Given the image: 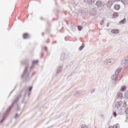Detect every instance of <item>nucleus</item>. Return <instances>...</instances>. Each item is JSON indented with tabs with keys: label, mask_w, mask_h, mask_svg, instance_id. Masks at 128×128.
I'll use <instances>...</instances> for the list:
<instances>
[{
	"label": "nucleus",
	"mask_w": 128,
	"mask_h": 128,
	"mask_svg": "<svg viewBox=\"0 0 128 128\" xmlns=\"http://www.w3.org/2000/svg\"><path fill=\"white\" fill-rule=\"evenodd\" d=\"M113 126V128H116V124H115V125H114V126Z\"/></svg>",
	"instance_id": "nucleus-43"
},
{
	"label": "nucleus",
	"mask_w": 128,
	"mask_h": 128,
	"mask_svg": "<svg viewBox=\"0 0 128 128\" xmlns=\"http://www.w3.org/2000/svg\"><path fill=\"white\" fill-rule=\"evenodd\" d=\"M73 6L76 8H78L80 6V2H78L75 1L73 4Z\"/></svg>",
	"instance_id": "nucleus-10"
},
{
	"label": "nucleus",
	"mask_w": 128,
	"mask_h": 128,
	"mask_svg": "<svg viewBox=\"0 0 128 128\" xmlns=\"http://www.w3.org/2000/svg\"><path fill=\"white\" fill-rule=\"evenodd\" d=\"M42 56H44V54H42Z\"/></svg>",
	"instance_id": "nucleus-52"
},
{
	"label": "nucleus",
	"mask_w": 128,
	"mask_h": 128,
	"mask_svg": "<svg viewBox=\"0 0 128 128\" xmlns=\"http://www.w3.org/2000/svg\"><path fill=\"white\" fill-rule=\"evenodd\" d=\"M114 0V2H118V0Z\"/></svg>",
	"instance_id": "nucleus-46"
},
{
	"label": "nucleus",
	"mask_w": 128,
	"mask_h": 128,
	"mask_svg": "<svg viewBox=\"0 0 128 128\" xmlns=\"http://www.w3.org/2000/svg\"><path fill=\"white\" fill-rule=\"evenodd\" d=\"M118 75H116V74H114L112 76V80L114 84H116L118 80Z\"/></svg>",
	"instance_id": "nucleus-8"
},
{
	"label": "nucleus",
	"mask_w": 128,
	"mask_h": 128,
	"mask_svg": "<svg viewBox=\"0 0 128 128\" xmlns=\"http://www.w3.org/2000/svg\"><path fill=\"white\" fill-rule=\"evenodd\" d=\"M18 113H16L14 116V118H18Z\"/></svg>",
	"instance_id": "nucleus-39"
},
{
	"label": "nucleus",
	"mask_w": 128,
	"mask_h": 128,
	"mask_svg": "<svg viewBox=\"0 0 128 128\" xmlns=\"http://www.w3.org/2000/svg\"><path fill=\"white\" fill-rule=\"evenodd\" d=\"M32 62V64H38V60H33Z\"/></svg>",
	"instance_id": "nucleus-24"
},
{
	"label": "nucleus",
	"mask_w": 128,
	"mask_h": 128,
	"mask_svg": "<svg viewBox=\"0 0 128 128\" xmlns=\"http://www.w3.org/2000/svg\"><path fill=\"white\" fill-rule=\"evenodd\" d=\"M82 94V92H80V91H78V92H76V94Z\"/></svg>",
	"instance_id": "nucleus-36"
},
{
	"label": "nucleus",
	"mask_w": 128,
	"mask_h": 128,
	"mask_svg": "<svg viewBox=\"0 0 128 128\" xmlns=\"http://www.w3.org/2000/svg\"><path fill=\"white\" fill-rule=\"evenodd\" d=\"M32 86H30V87L29 88V92H32Z\"/></svg>",
	"instance_id": "nucleus-35"
},
{
	"label": "nucleus",
	"mask_w": 128,
	"mask_h": 128,
	"mask_svg": "<svg viewBox=\"0 0 128 128\" xmlns=\"http://www.w3.org/2000/svg\"><path fill=\"white\" fill-rule=\"evenodd\" d=\"M126 102H124V106H126Z\"/></svg>",
	"instance_id": "nucleus-49"
},
{
	"label": "nucleus",
	"mask_w": 128,
	"mask_h": 128,
	"mask_svg": "<svg viewBox=\"0 0 128 128\" xmlns=\"http://www.w3.org/2000/svg\"><path fill=\"white\" fill-rule=\"evenodd\" d=\"M80 16H84V14H86L88 12V10L86 9H82L80 12Z\"/></svg>",
	"instance_id": "nucleus-9"
},
{
	"label": "nucleus",
	"mask_w": 128,
	"mask_h": 128,
	"mask_svg": "<svg viewBox=\"0 0 128 128\" xmlns=\"http://www.w3.org/2000/svg\"><path fill=\"white\" fill-rule=\"evenodd\" d=\"M116 126L117 128H120V124H116Z\"/></svg>",
	"instance_id": "nucleus-37"
},
{
	"label": "nucleus",
	"mask_w": 128,
	"mask_h": 128,
	"mask_svg": "<svg viewBox=\"0 0 128 128\" xmlns=\"http://www.w3.org/2000/svg\"><path fill=\"white\" fill-rule=\"evenodd\" d=\"M121 2L124 6L128 4V0H122Z\"/></svg>",
	"instance_id": "nucleus-17"
},
{
	"label": "nucleus",
	"mask_w": 128,
	"mask_h": 128,
	"mask_svg": "<svg viewBox=\"0 0 128 128\" xmlns=\"http://www.w3.org/2000/svg\"><path fill=\"white\" fill-rule=\"evenodd\" d=\"M19 100L20 99H18V98H16L14 100L12 103V105L8 107V108L6 110V112H10V110H12V107L14 106V104H16V102H18Z\"/></svg>",
	"instance_id": "nucleus-1"
},
{
	"label": "nucleus",
	"mask_w": 128,
	"mask_h": 128,
	"mask_svg": "<svg viewBox=\"0 0 128 128\" xmlns=\"http://www.w3.org/2000/svg\"><path fill=\"white\" fill-rule=\"evenodd\" d=\"M34 68V66H32L30 68V70H32V68Z\"/></svg>",
	"instance_id": "nucleus-38"
},
{
	"label": "nucleus",
	"mask_w": 128,
	"mask_h": 128,
	"mask_svg": "<svg viewBox=\"0 0 128 128\" xmlns=\"http://www.w3.org/2000/svg\"><path fill=\"white\" fill-rule=\"evenodd\" d=\"M126 86H124L121 88V91L122 92H124L126 90Z\"/></svg>",
	"instance_id": "nucleus-25"
},
{
	"label": "nucleus",
	"mask_w": 128,
	"mask_h": 128,
	"mask_svg": "<svg viewBox=\"0 0 128 128\" xmlns=\"http://www.w3.org/2000/svg\"><path fill=\"white\" fill-rule=\"evenodd\" d=\"M4 120H6V117H4V118L2 119V120L0 121V124H2V122Z\"/></svg>",
	"instance_id": "nucleus-30"
},
{
	"label": "nucleus",
	"mask_w": 128,
	"mask_h": 128,
	"mask_svg": "<svg viewBox=\"0 0 128 128\" xmlns=\"http://www.w3.org/2000/svg\"><path fill=\"white\" fill-rule=\"evenodd\" d=\"M84 46H85L84 44L82 43V45L79 48L78 50L80 51L82 50V49L84 48Z\"/></svg>",
	"instance_id": "nucleus-18"
},
{
	"label": "nucleus",
	"mask_w": 128,
	"mask_h": 128,
	"mask_svg": "<svg viewBox=\"0 0 128 128\" xmlns=\"http://www.w3.org/2000/svg\"><path fill=\"white\" fill-rule=\"evenodd\" d=\"M108 128H114L113 126H110Z\"/></svg>",
	"instance_id": "nucleus-48"
},
{
	"label": "nucleus",
	"mask_w": 128,
	"mask_h": 128,
	"mask_svg": "<svg viewBox=\"0 0 128 128\" xmlns=\"http://www.w3.org/2000/svg\"><path fill=\"white\" fill-rule=\"evenodd\" d=\"M122 70V68H118L115 72V74H116L117 76H118L121 70Z\"/></svg>",
	"instance_id": "nucleus-13"
},
{
	"label": "nucleus",
	"mask_w": 128,
	"mask_h": 128,
	"mask_svg": "<svg viewBox=\"0 0 128 128\" xmlns=\"http://www.w3.org/2000/svg\"><path fill=\"white\" fill-rule=\"evenodd\" d=\"M120 111H121V112L120 113V114H122V109H120Z\"/></svg>",
	"instance_id": "nucleus-47"
},
{
	"label": "nucleus",
	"mask_w": 128,
	"mask_h": 128,
	"mask_svg": "<svg viewBox=\"0 0 128 128\" xmlns=\"http://www.w3.org/2000/svg\"><path fill=\"white\" fill-rule=\"evenodd\" d=\"M128 63V56L124 58L122 61H121V64L124 66V64H126Z\"/></svg>",
	"instance_id": "nucleus-7"
},
{
	"label": "nucleus",
	"mask_w": 128,
	"mask_h": 128,
	"mask_svg": "<svg viewBox=\"0 0 128 128\" xmlns=\"http://www.w3.org/2000/svg\"><path fill=\"white\" fill-rule=\"evenodd\" d=\"M124 98L126 100H128V91L126 92L125 94H124Z\"/></svg>",
	"instance_id": "nucleus-21"
},
{
	"label": "nucleus",
	"mask_w": 128,
	"mask_h": 128,
	"mask_svg": "<svg viewBox=\"0 0 128 128\" xmlns=\"http://www.w3.org/2000/svg\"><path fill=\"white\" fill-rule=\"evenodd\" d=\"M26 93L25 94H24V96H26Z\"/></svg>",
	"instance_id": "nucleus-51"
},
{
	"label": "nucleus",
	"mask_w": 128,
	"mask_h": 128,
	"mask_svg": "<svg viewBox=\"0 0 128 128\" xmlns=\"http://www.w3.org/2000/svg\"><path fill=\"white\" fill-rule=\"evenodd\" d=\"M81 128H86V126L85 124H82L81 126Z\"/></svg>",
	"instance_id": "nucleus-29"
},
{
	"label": "nucleus",
	"mask_w": 128,
	"mask_h": 128,
	"mask_svg": "<svg viewBox=\"0 0 128 128\" xmlns=\"http://www.w3.org/2000/svg\"><path fill=\"white\" fill-rule=\"evenodd\" d=\"M45 50H46V52H48V48L47 47H45Z\"/></svg>",
	"instance_id": "nucleus-44"
},
{
	"label": "nucleus",
	"mask_w": 128,
	"mask_h": 128,
	"mask_svg": "<svg viewBox=\"0 0 128 128\" xmlns=\"http://www.w3.org/2000/svg\"><path fill=\"white\" fill-rule=\"evenodd\" d=\"M65 56H64V54L62 55L61 58H60V60L62 61L64 60H66Z\"/></svg>",
	"instance_id": "nucleus-22"
},
{
	"label": "nucleus",
	"mask_w": 128,
	"mask_h": 128,
	"mask_svg": "<svg viewBox=\"0 0 128 128\" xmlns=\"http://www.w3.org/2000/svg\"><path fill=\"white\" fill-rule=\"evenodd\" d=\"M71 30L74 32H76V28L74 24H73L71 26Z\"/></svg>",
	"instance_id": "nucleus-15"
},
{
	"label": "nucleus",
	"mask_w": 128,
	"mask_h": 128,
	"mask_svg": "<svg viewBox=\"0 0 128 128\" xmlns=\"http://www.w3.org/2000/svg\"><path fill=\"white\" fill-rule=\"evenodd\" d=\"M91 92L92 93V92H94V89H92L91 91Z\"/></svg>",
	"instance_id": "nucleus-41"
},
{
	"label": "nucleus",
	"mask_w": 128,
	"mask_h": 128,
	"mask_svg": "<svg viewBox=\"0 0 128 128\" xmlns=\"http://www.w3.org/2000/svg\"><path fill=\"white\" fill-rule=\"evenodd\" d=\"M126 18H124L120 22V24H126Z\"/></svg>",
	"instance_id": "nucleus-19"
},
{
	"label": "nucleus",
	"mask_w": 128,
	"mask_h": 128,
	"mask_svg": "<svg viewBox=\"0 0 128 128\" xmlns=\"http://www.w3.org/2000/svg\"><path fill=\"white\" fill-rule=\"evenodd\" d=\"M110 6H112V2H110V1H108V2L107 4H110Z\"/></svg>",
	"instance_id": "nucleus-32"
},
{
	"label": "nucleus",
	"mask_w": 128,
	"mask_h": 128,
	"mask_svg": "<svg viewBox=\"0 0 128 128\" xmlns=\"http://www.w3.org/2000/svg\"><path fill=\"white\" fill-rule=\"evenodd\" d=\"M126 122H128V116H126Z\"/></svg>",
	"instance_id": "nucleus-40"
},
{
	"label": "nucleus",
	"mask_w": 128,
	"mask_h": 128,
	"mask_svg": "<svg viewBox=\"0 0 128 128\" xmlns=\"http://www.w3.org/2000/svg\"><path fill=\"white\" fill-rule=\"evenodd\" d=\"M16 86L14 88L12 91L11 94L12 92H14V90H16Z\"/></svg>",
	"instance_id": "nucleus-45"
},
{
	"label": "nucleus",
	"mask_w": 128,
	"mask_h": 128,
	"mask_svg": "<svg viewBox=\"0 0 128 128\" xmlns=\"http://www.w3.org/2000/svg\"><path fill=\"white\" fill-rule=\"evenodd\" d=\"M114 16H118V13H114Z\"/></svg>",
	"instance_id": "nucleus-34"
},
{
	"label": "nucleus",
	"mask_w": 128,
	"mask_h": 128,
	"mask_svg": "<svg viewBox=\"0 0 128 128\" xmlns=\"http://www.w3.org/2000/svg\"><path fill=\"white\" fill-rule=\"evenodd\" d=\"M114 8L116 10H118L120 8V5L118 4H116L114 6Z\"/></svg>",
	"instance_id": "nucleus-14"
},
{
	"label": "nucleus",
	"mask_w": 128,
	"mask_h": 128,
	"mask_svg": "<svg viewBox=\"0 0 128 128\" xmlns=\"http://www.w3.org/2000/svg\"><path fill=\"white\" fill-rule=\"evenodd\" d=\"M114 60L112 58L106 59L104 62V64H108V66H110V64H114Z\"/></svg>",
	"instance_id": "nucleus-2"
},
{
	"label": "nucleus",
	"mask_w": 128,
	"mask_h": 128,
	"mask_svg": "<svg viewBox=\"0 0 128 128\" xmlns=\"http://www.w3.org/2000/svg\"><path fill=\"white\" fill-rule=\"evenodd\" d=\"M20 110V108H17V112H18Z\"/></svg>",
	"instance_id": "nucleus-42"
},
{
	"label": "nucleus",
	"mask_w": 128,
	"mask_h": 128,
	"mask_svg": "<svg viewBox=\"0 0 128 128\" xmlns=\"http://www.w3.org/2000/svg\"><path fill=\"white\" fill-rule=\"evenodd\" d=\"M40 20H44V18H42V17H41Z\"/></svg>",
	"instance_id": "nucleus-50"
},
{
	"label": "nucleus",
	"mask_w": 128,
	"mask_h": 128,
	"mask_svg": "<svg viewBox=\"0 0 128 128\" xmlns=\"http://www.w3.org/2000/svg\"><path fill=\"white\" fill-rule=\"evenodd\" d=\"M104 0H97L95 5L98 6V8H100L102 5V2H104Z\"/></svg>",
	"instance_id": "nucleus-5"
},
{
	"label": "nucleus",
	"mask_w": 128,
	"mask_h": 128,
	"mask_svg": "<svg viewBox=\"0 0 128 128\" xmlns=\"http://www.w3.org/2000/svg\"><path fill=\"white\" fill-rule=\"evenodd\" d=\"M113 115H114V118H116L117 116L116 112H113Z\"/></svg>",
	"instance_id": "nucleus-28"
},
{
	"label": "nucleus",
	"mask_w": 128,
	"mask_h": 128,
	"mask_svg": "<svg viewBox=\"0 0 128 128\" xmlns=\"http://www.w3.org/2000/svg\"><path fill=\"white\" fill-rule=\"evenodd\" d=\"M122 104V101L117 102L114 104V108H120Z\"/></svg>",
	"instance_id": "nucleus-4"
},
{
	"label": "nucleus",
	"mask_w": 128,
	"mask_h": 128,
	"mask_svg": "<svg viewBox=\"0 0 128 128\" xmlns=\"http://www.w3.org/2000/svg\"><path fill=\"white\" fill-rule=\"evenodd\" d=\"M62 66H60L57 69L56 76H58L60 74H62Z\"/></svg>",
	"instance_id": "nucleus-6"
},
{
	"label": "nucleus",
	"mask_w": 128,
	"mask_h": 128,
	"mask_svg": "<svg viewBox=\"0 0 128 128\" xmlns=\"http://www.w3.org/2000/svg\"><path fill=\"white\" fill-rule=\"evenodd\" d=\"M22 94H20L16 97L17 98H18V100H20V98H22Z\"/></svg>",
	"instance_id": "nucleus-26"
},
{
	"label": "nucleus",
	"mask_w": 128,
	"mask_h": 128,
	"mask_svg": "<svg viewBox=\"0 0 128 128\" xmlns=\"http://www.w3.org/2000/svg\"><path fill=\"white\" fill-rule=\"evenodd\" d=\"M4 120H6V117H4V118L2 119V120L0 121V124H2V122Z\"/></svg>",
	"instance_id": "nucleus-31"
},
{
	"label": "nucleus",
	"mask_w": 128,
	"mask_h": 128,
	"mask_svg": "<svg viewBox=\"0 0 128 128\" xmlns=\"http://www.w3.org/2000/svg\"><path fill=\"white\" fill-rule=\"evenodd\" d=\"M42 34H44V33H42Z\"/></svg>",
	"instance_id": "nucleus-55"
},
{
	"label": "nucleus",
	"mask_w": 128,
	"mask_h": 128,
	"mask_svg": "<svg viewBox=\"0 0 128 128\" xmlns=\"http://www.w3.org/2000/svg\"><path fill=\"white\" fill-rule=\"evenodd\" d=\"M78 30H79V32H80L81 30H82V28H84V27H82V26H78Z\"/></svg>",
	"instance_id": "nucleus-23"
},
{
	"label": "nucleus",
	"mask_w": 128,
	"mask_h": 128,
	"mask_svg": "<svg viewBox=\"0 0 128 128\" xmlns=\"http://www.w3.org/2000/svg\"><path fill=\"white\" fill-rule=\"evenodd\" d=\"M112 34H118V30H112Z\"/></svg>",
	"instance_id": "nucleus-20"
},
{
	"label": "nucleus",
	"mask_w": 128,
	"mask_h": 128,
	"mask_svg": "<svg viewBox=\"0 0 128 128\" xmlns=\"http://www.w3.org/2000/svg\"><path fill=\"white\" fill-rule=\"evenodd\" d=\"M104 20H102V21L100 22V26H103V25H104Z\"/></svg>",
	"instance_id": "nucleus-27"
},
{
	"label": "nucleus",
	"mask_w": 128,
	"mask_h": 128,
	"mask_svg": "<svg viewBox=\"0 0 128 128\" xmlns=\"http://www.w3.org/2000/svg\"><path fill=\"white\" fill-rule=\"evenodd\" d=\"M28 66L25 68L23 74L22 76V78L26 76V78H27L30 76V73L28 72Z\"/></svg>",
	"instance_id": "nucleus-3"
},
{
	"label": "nucleus",
	"mask_w": 128,
	"mask_h": 128,
	"mask_svg": "<svg viewBox=\"0 0 128 128\" xmlns=\"http://www.w3.org/2000/svg\"><path fill=\"white\" fill-rule=\"evenodd\" d=\"M86 4H94V0H84Z\"/></svg>",
	"instance_id": "nucleus-11"
},
{
	"label": "nucleus",
	"mask_w": 128,
	"mask_h": 128,
	"mask_svg": "<svg viewBox=\"0 0 128 128\" xmlns=\"http://www.w3.org/2000/svg\"><path fill=\"white\" fill-rule=\"evenodd\" d=\"M23 100H24V98Z\"/></svg>",
	"instance_id": "nucleus-54"
},
{
	"label": "nucleus",
	"mask_w": 128,
	"mask_h": 128,
	"mask_svg": "<svg viewBox=\"0 0 128 128\" xmlns=\"http://www.w3.org/2000/svg\"><path fill=\"white\" fill-rule=\"evenodd\" d=\"M10 94H12V92L10 93Z\"/></svg>",
	"instance_id": "nucleus-53"
},
{
	"label": "nucleus",
	"mask_w": 128,
	"mask_h": 128,
	"mask_svg": "<svg viewBox=\"0 0 128 128\" xmlns=\"http://www.w3.org/2000/svg\"><path fill=\"white\" fill-rule=\"evenodd\" d=\"M118 100H122V93H118L117 95Z\"/></svg>",
	"instance_id": "nucleus-12"
},
{
	"label": "nucleus",
	"mask_w": 128,
	"mask_h": 128,
	"mask_svg": "<svg viewBox=\"0 0 128 128\" xmlns=\"http://www.w3.org/2000/svg\"><path fill=\"white\" fill-rule=\"evenodd\" d=\"M30 38V36H28V34L26 33L23 34V38L26 40V38Z\"/></svg>",
	"instance_id": "nucleus-16"
},
{
	"label": "nucleus",
	"mask_w": 128,
	"mask_h": 128,
	"mask_svg": "<svg viewBox=\"0 0 128 128\" xmlns=\"http://www.w3.org/2000/svg\"><path fill=\"white\" fill-rule=\"evenodd\" d=\"M125 112L128 114V108H127Z\"/></svg>",
	"instance_id": "nucleus-33"
}]
</instances>
